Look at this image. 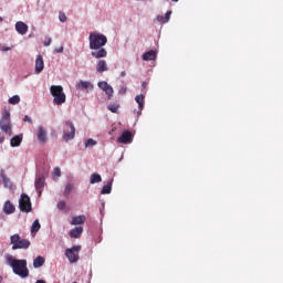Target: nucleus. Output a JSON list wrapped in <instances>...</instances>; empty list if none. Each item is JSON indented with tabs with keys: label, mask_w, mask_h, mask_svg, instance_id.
Segmentation results:
<instances>
[{
	"label": "nucleus",
	"mask_w": 283,
	"mask_h": 283,
	"mask_svg": "<svg viewBox=\"0 0 283 283\" xmlns=\"http://www.w3.org/2000/svg\"><path fill=\"white\" fill-rule=\"evenodd\" d=\"M91 56L94 59H105L107 56V50L103 46L107 45V36L102 33L91 32L88 36Z\"/></svg>",
	"instance_id": "1"
},
{
	"label": "nucleus",
	"mask_w": 283,
	"mask_h": 283,
	"mask_svg": "<svg viewBox=\"0 0 283 283\" xmlns=\"http://www.w3.org/2000/svg\"><path fill=\"white\" fill-rule=\"evenodd\" d=\"M7 264L11 266L13 273L19 275V277H28L30 275V270H28V261L14 259L12 255L6 256Z\"/></svg>",
	"instance_id": "2"
},
{
	"label": "nucleus",
	"mask_w": 283,
	"mask_h": 283,
	"mask_svg": "<svg viewBox=\"0 0 283 283\" xmlns=\"http://www.w3.org/2000/svg\"><path fill=\"white\" fill-rule=\"evenodd\" d=\"M50 93L54 97V105H63V103L67 101V96L65 95V92H63V86L61 85H52L50 87Z\"/></svg>",
	"instance_id": "3"
},
{
	"label": "nucleus",
	"mask_w": 283,
	"mask_h": 283,
	"mask_svg": "<svg viewBox=\"0 0 283 283\" xmlns=\"http://www.w3.org/2000/svg\"><path fill=\"white\" fill-rule=\"evenodd\" d=\"M10 242L12 244V250L17 251L18 249H30V240L21 239L19 233H15L10 237Z\"/></svg>",
	"instance_id": "4"
},
{
	"label": "nucleus",
	"mask_w": 283,
	"mask_h": 283,
	"mask_svg": "<svg viewBox=\"0 0 283 283\" xmlns=\"http://www.w3.org/2000/svg\"><path fill=\"white\" fill-rule=\"evenodd\" d=\"M0 129L11 136L12 134V123L10 122V112H6L0 120Z\"/></svg>",
	"instance_id": "5"
},
{
	"label": "nucleus",
	"mask_w": 283,
	"mask_h": 283,
	"mask_svg": "<svg viewBox=\"0 0 283 283\" xmlns=\"http://www.w3.org/2000/svg\"><path fill=\"white\" fill-rule=\"evenodd\" d=\"M65 129L63 133V138L67 143V140H73L75 134H76V128L74 127V123L66 120L64 123Z\"/></svg>",
	"instance_id": "6"
},
{
	"label": "nucleus",
	"mask_w": 283,
	"mask_h": 283,
	"mask_svg": "<svg viewBox=\"0 0 283 283\" xmlns=\"http://www.w3.org/2000/svg\"><path fill=\"white\" fill-rule=\"evenodd\" d=\"M80 252H81V245H73L71 249L65 250V256L71 263L78 262Z\"/></svg>",
	"instance_id": "7"
},
{
	"label": "nucleus",
	"mask_w": 283,
	"mask_h": 283,
	"mask_svg": "<svg viewBox=\"0 0 283 283\" xmlns=\"http://www.w3.org/2000/svg\"><path fill=\"white\" fill-rule=\"evenodd\" d=\"M19 207L20 211H24L25 213H30V211H32V202H30V197L28 195H21Z\"/></svg>",
	"instance_id": "8"
},
{
	"label": "nucleus",
	"mask_w": 283,
	"mask_h": 283,
	"mask_svg": "<svg viewBox=\"0 0 283 283\" xmlns=\"http://www.w3.org/2000/svg\"><path fill=\"white\" fill-rule=\"evenodd\" d=\"M97 85H98L99 90L105 92L107 98L112 99V96H114V88L112 87V85H108L107 82H105V81L98 82Z\"/></svg>",
	"instance_id": "9"
},
{
	"label": "nucleus",
	"mask_w": 283,
	"mask_h": 283,
	"mask_svg": "<svg viewBox=\"0 0 283 283\" xmlns=\"http://www.w3.org/2000/svg\"><path fill=\"white\" fill-rule=\"evenodd\" d=\"M134 139V135L129 130H124L122 135L118 137L117 142L122 143L123 145H127V143H132Z\"/></svg>",
	"instance_id": "10"
},
{
	"label": "nucleus",
	"mask_w": 283,
	"mask_h": 283,
	"mask_svg": "<svg viewBox=\"0 0 283 283\" xmlns=\"http://www.w3.org/2000/svg\"><path fill=\"white\" fill-rule=\"evenodd\" d=\"M35 190L38 191V193H42L43 191V187H45V177L43 175H40L35 178Z\"/></svg>",
	"instance_id": "11"
},
{
	"label": "nucleus",
	"mask_w": 283,
	"mask_h": 283,
	"mask_svg": "<svg viewBox=\"0 0 283 283\" xmlns=\"http://www.w3.org/2000/svg\"><path fill=\"white\" fill-rule=\"evenodd\" d=\"M45 69V62H43V55L39 54L35 59V72L36 74H41Z\"/></svg>",
	"instance_id": "12"
},
{
	"label": "nucleus",
	"mask_w": 283,
	"mask_h": 283,
	"mask_svg": "<svg viewBox=\"0 0 283 283\" xmlns=\"http://www.w3.org/2000/svg\"><path fill=\"white\" fill-rule=\"evenodd\" d=\"M38 140L39 143H48V130L43 126L38 127Z\"/></svg>",
	"instance_id": "13"
},
{
	"label": "nucleus",
	"mask_w": 283,
	"mask_h": 283,
	"mask_svg": "<svg viewBox=\"0 0 283 283\" xmlns=\"http://www.w3.org/2000/svg\"><path fill=\"white\" fill-rule=\"evenodd\" d=\"M15 30L18 34H28V24H25L23 21H18L15 23Z\"/></svg>",
	"instance_id": "14"
},
{
	"label": "nucleus",
	"mask_w": 283,
	"mask_h": 283,
	"mask_svg": "<svg viewBox=\"0 0 283 283\" xmlns=\"http://www.w3.org/2000/svg\"><path fill=\"white\" fill-rule=\"evenodd\" d=\"M70 238L78 240L83 235V227H75L69 232Z\"/></svg>",
	"instance_id": "15"
},
{
	"label": "nucleus",
	"mask_w": 283,
	"mask_h": 283,
	"mask_svg": "<svg viewBox=\"0 0 283 283\" xmlns=\"http://www.w3.org/2000/svg\"><path fill=\"white\" fill-rule=\"evenodd\" d=\"M85 220H87V217H85L84 214H80V216H76V217L72 218L71 224L73 227H76L78 224H85Z\"/></svg>",
	"instance_id": "16"
},
{
	"label": "nucleus",
	"mask_w": 283,
	"mask_h": 283,
	"mask_svg": "<svg viewBox=\"0 0 283 283\" xmlns=\"http://www.w3.org/2000/svg\"><path fill=\"white\" fill-rule=\"evenodd\" d=\"M21 143H23V135L22 134L13 136L10 140L11 147H20Z\"/></svg>",
	"instance_id": "17"
},
{
	"label": "nucleus",
	"mask_w": 283,
	"mask_h": 283,
	"mask_svg": "<svg viewBox=\"0 0 283 283\" xmlns=\"http://www.w3.org/2000/svg\"><path fill=\"white\" fill-rule=\"evenodd\" d=\"M3 211L4 213H7V216H10V213H14L15 211L14 205H12L10 200L6 201L3 206Z\"/></svg>",
	"instance_id": "18"
},
{
	"label": "nucleus",
	"mask_w": 283,
	"mask_h": 283,
	"mask_svg": "<svg viewBox=\"0 0 283 283\" xmlns=\"http://www.w3.org/2000/svg\"><path fill=\"white\" fill-rule=\"evenodd\" d=\"M77 90H94V85L90 82L80 81L76 85Z\"/></svg>",
	"instance_id": "19"
},
{
	"label": "nucleus",
	"mask_w": 283,
	"mask_h": 283,
	"mask_svg": "<svg viewBox=\"0 0 283 283\" xmlns=\"http://www.w3.org/2000/svg\"><path fill=\"white\" fill-rule=\"evenodd\" d=\"M156 51L150 50L143 54V61H156Z\"/></svg>",
	"instance_id": "20"
},
{
	"label": "nucleus",
	"mask_w": 283,
	"mask_h": 283,
	"mask_svg": "<svg viewBox=\"0 0 283 283\" xmlns=\"http://www.w3.org/2000/svg\"><path fill=\"white\" fill-rule=\"evenodd\" d=\"M96 70L99 74H103V72H107V62L105 60H99L97 62Z\"/></svg>",
	"instance_id": "21"
},
{
	"label": "nucleus",
	"mask_w": 283,
	"mask_h": 283,
	"mask_svg": "<svg viewBox=\"0 0 283 283\" xmlns=\"http://www.w3.org/2000/svg\"><path fill=\"white\" fill-rule=\"evenodd\" d=\"M1 178L6 189H12V181L10 180V178H8V176H6L4 171H1Z\"/></svg>",
	"instance_id": "22"
},
{
	"label": "nucleus",
	"mask_w": 283,
	"mask_h": 283,
	"mask_svg": "<svg viewBox=\"0 0 283 283\" xmlns=\"http://www.w3.org/2000/svg\"><path fill=\"white\" fill-rule=\"evenodd\" d=\"M136 103L138 104L139 112H143L145 108V95L140 94L135 97Z\"/></svg>",
	"instance_id": "23"
},
{
	"label": "nucleus",
	"mask_w": 283,
	"mask_h": 283,
	"mask_svg": "<svg viewBox=\"0 0 283 283\" xmlns=\"http://www.w3.org/2000/svg\"><path fill=\"white\" fill-rule=\"evenodd\" d=\"M43 264H45V258H43V256H36L33 260L34 269H41V266H43Z\"/></svg>",
	"instance_id": "24"
},
{
	"label": "nucleus",
	"mask_w": 283,
	"mask_h": 283,
	"mask_svg": "<svg viewBox=\"0 0 283 283\" xmlns=\"http://www.w3.org/2000/svg\"><path fill=\"white\" fill-rule=\"evenodd\" d=\"M98 182H103V177H101L98 174L94 172L91 175L90 184L96 185Z\"/></svg>",
	"instance_id": "25"
},
{
	"label": "nucleus",
	"mask_w": 283,
	"mask_h": 283,
	"mask_svg": "<svg viewBox=\"0 0 283 283\" xmlns=\"http://www.w3.org/2000/svg\"><path fill=\"white\" fill-rule=\"evenodd\" d=\"M41 230V223L39 222V219L34 220L31 227V233H39Z\"/></svg>",
	"instance_id": "26"
},
{
	"label": "nucleus",
	"mask_w": 283,
	"mask_h": 283,
	"mask_svg": "<svg viewBox=\"0 0 283 283\" xmlns=\"http://www.w3.org/2000/svg\"><path fill=\"white\" fill-rule=\"evenodd\" d=\"M101 193H102V196H105L107 193H112V181H109L108 184L103 186V188L101 190Z\"/></svg>",
	"instance_id": "27"
},
{
	"label": "nucleus",
	"mask_w": 283,
	"mask_h": 283,
	"mask_svg": "<svg viewBox=\"0 0 283 283\" xmlns=\"http://www.w3.org/2000/svg\"><path fill=\"white\" fill-rule=\"evenodd\" d=\"M72 191H74V184H67L64 189V198H67Z\"/></svg>",
	"instance_id": "28"
},
{
	"label": "nucleus",
	"mask_w": 283,
	"mask_h": 283,
	"mask_svg": "<svg viewBox=\"0 0 283 283\" xmlns=\"http://www.w3.org/2000/svg\"><path fill=\"white\" fill-rule=\"evenodd\" d=\"M19 103H21V97L19 95H13L9 98L10 105H19Z\"/></svg>",
	"instance_id": "29"
},
{
	"label": "nucleus",
	"mask_w": 283,
	"mask_h": 283,
	"mask_svg": "<svg viewBox=\"0 0 283 283\" xmlns=\"http://www.w3.org/2000/svg\"><path fill=\"white\" fill-rule=\"evenodd\" d=\"M118 107H120L118 104H112V105L108 106V109L113 114H117L118 113Z\"/></svg>",
	"instance_id": "30"
},
{
	"label": "nucleus",
	"mask_w": 283,
	"mask_h": 283,
	"mask_svg": "<svg viewBox=\"0 0 283 283\" xmlns=\"http://www.w3.org/2000/svg\"><path fill=\"white\" fill-rule=\"evenodd\" d=\"M94 145H96V140L92 138L87 139L85 143V147H94Z\"/></svg>",
	"instance_id": "31"
},
{
	"label": "nucleus",
	"mask_w": 283,
	"mask_h": 283,
	"mask_svg": "<svg viewBox=\"0 0 283 283\" xmlns=\"http://www.w3.org/2000/svg\"><path fill=\"white\" fill-rule=\"evenodd\" d=\"M53 177L54 178H61V168H59V167L54 168Z\"/></svg>",
	"instance_id": "32"
},
{
	"label": "nucleus",
	"mask_w": 283,
	"mask_h": 283,
	"mask_svg": "<svg viewBox=\"0 0 283 283\" xmlns=\"http://www.w3.org/2000/svg\"><path fill=\"white\" fill-rule=\"evenodd\" d=\"M65 207H67V203L65 201H60L57 202V209H60V211H63V209H65Z\"/></svg>",
	"instance_id": "33"
},
{
	"label": "nucleus",
	"mask_w": 283,
	"mask_h": 283,
	"mask_svg": "<svg viewBox=\"0 0 283 283\" xmlns=\"http://www.w3.org/2000/svg\"><path fill=\"white\" fill-rule=\"evenodd\" d=\"M59 19L62 23H65V21H67V15H65L64 12H60Z\"/></svg>",
	"instance_id": "34"
},
{
	"label": "nucleus",
	"mask_w": 283,
	"mask_h": 283,
	"mask_svg": "<svg viewBox=\"0 0 283 283\" xmlns=\"http://www.w3.org/2000/svg\"><path fill=\"white\" fill-rule=\"evenodd\" d=\"M164 19H165V22L167 23L169 19H171V11H167Z\"/></svg>",
	"instance_id": "35"
},
{
	"label": "nucleus",
	"mask_w": 283,
	"mask_h": 283,
	"mask_svg": "<svg viewBox=\"0 0 283 283\" xmlns=\"http://www.w3.org/2000/svg\"><path fill=\"white\" fill-rule=\"evenodd\" d=\"M23 120H24V123H30L32 125V117L25 115Z\"/></svg>",
	"instance_id": "36"
},
{
	"label": "nucleus",
	"mask_w": 283,
	"mask_h": 283,
	"mask_svg": "<svg viewBox=\"0 0 283 283\" xmlns=\"http://www.w3.org/2000/svg\"><path fill=\"white\" fill-rule=\"evenodd\" d=\"M52 43V39L51 38H46L44 41V45L48 46Z\"/></svg>",
	"instance_id": "37"
},
{
	"label": "nucleus",
	"mask_w": 283,
	"mask_h": 283,
	"mask_svg": "<svg viewBox=\"0 0 283 283\" xmlns=\"http://www.w3.org/2000/svg\"><path fill=\"white\" fill-rule=\"evenodd\" d=\"M157 21H159L160 23H166L165 22V17H163V15H158Z\"/></svg>",
	"instance_id": "38"
},
{
	"label": "nucleus",
	"mask_w": 283,
	"mask_h": 283,
	"mask_svg": "<svg viewBox=\"0 0 283 283\" xmlns=\"http://www.w3.org/2000/svg\"><path fill=\"white\" fill-rule=\"evenodd\" d=\"M55 52H56L57 54H61V52H63V46H60L59 49H55Z\"/></svg>",
	"instance_id": "39"
},
{
	"label": "nucleus",
	"mask_w": 283,
	"mask_h": 283,
	"mask_svg": "<svg viewBox=\"0 0 283 283\" xmlns=\"http://www.w3.org/2000/svg\"><path fill=\"white\" fill-rule=\"evenodd\" d=\"M142 87L145 90L147 87V82H143Z\"/></svg>",
	"instance_id": "40"
},
{
	"label": "nucleus",
	"mask_w": 283,
	"mask_h": 283,
	"mask_svg": "<svg viewBox=\"0 0 283 283\" xmlns=\"http://www.w3.org/2000/svg\"><path fill=\"white\" fill-rule=\"evenodd\" d=\"M11 50V48H3L2 49V52H8V51H10Z\"/></svg>",
	"instance_id": "41"
},
{
	"label": "nucleus",
	"mask_w": 283,
	"mask_h": 283,
	"mask_svg": "<svg viewBox=\"0 0 283 283\" xmlns=\"http://www.w3.org/2000/svg\"><path fill=\"white\" fill-rule=\"evenodd\" d=\"M120 76H127V73H126L125 71H123V72L120 73Z\"/></svg>",
	"instance_id": "42"
},
{
	"label": "nucleus",
	"mask_w": 283,
	"mask_h": 283,
	"mask_svg": "<svg viewBox=\"0 0 283 283\" xmlns=\"http://www.w3.org/2000/svg\"><path fill=\"white\" fill-rule=\"evenodd\" d=\"M35 283H46L44 280H38Z\"/></svg>",
	"instance_id": "43"
},
{
	"label": "nucleus",
	"mask_w": 283,
	"mask_h": 283,
	"mask_svg": "<svg viewBox=\"0 0 283 283\" xmlns=\"http://www.w3.org/2000/svg\"><path fill=\"white\" fill-rule=\"evenodd\" d=\"M3 140H6V138L4 137H0V145H1V143H3Z\"/></svg>",
	"instance_id": "44"
},
{
	"label": "nucleus",
	"mask_w": 283,
	"mask_h": 283,
	"mask_svg": "<svg viewBox=\"0 0 283 283\" xmlns=\"http://www.w3.org/2000/svg\"><path fill=\"white\" fill-rule=\"evenodd\" d=\"M3 282V276H0V283Z\"/></svg>",
	"instance_id": "45"
},
{
	"label": "nucleus",
	"mask_w": 283,
	"mask_h": 283,
	"mask_svg": "<svg viewBox=\"0 0 283 283\" xmlns=\"http://www.w3.org/2000/svg\"><path fill=\"white\" fill-rule=\"evenodd\" d=\"M126 90H127V88H122V92H124V94H125Z\"/></svg>",
	"instance_id": "46"
},
{
	"label": "nucleus",
	"mask_w": 283,
	"mask_h": 283,
	"mask_svg": "<svg viewBox=\"0 0 283 283\" xmlns=\"http://www.w3.org/2000/svg\"><path fill=\"white\" fill-rule=\"evenodd\" d=\"M126 90H127V88H122V92H124V94H125Z\"/></svg>",
	"instance_id": "47"
},
{
	"label": "nucleus",
	"mask_w": 283,
	"mask_h": 283,
	"mask_svg": "<svg viewBox=\"0 0 283 283\" xmlns=\"http://www.w3.org/2000/svg\"><path fill=\"white\" fill-rule=\"evenodd\" d=\"M175 3H178L179 0H172Z\"/></svg>",
	"instance_id": "48"
},
{
	"label": "nucleus",
	"mask_w": 283,
	"mask_h": 283,
	"mask_svg": "<svg viewBox=\"0 0 283 283\" xmlns=\"http://www.w3.org/2000/svg\"><path fill=\"white\" fill-rule=\"evenodd\" d=\"M3 21V18L0 17V23Z\"/></svg>",
	"instance_id": "49"
}]
</instances>
